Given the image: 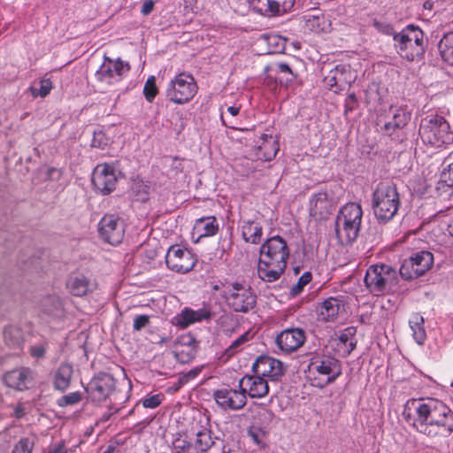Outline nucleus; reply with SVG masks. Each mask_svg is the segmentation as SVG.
Returning <instances> with one entry per match:
<instances>
[{
  "instance_id": "24",
  "label": "nucleus",
  "mask_w": 453,
  "mask_h": 453,
  "mask_svg": "<svg viewBox=\"0 0 453 453\" xmlns=\"http://www.w3.org/2000/svg\"><path fill=\"white\" fill-rule=\"evenodd\" d=\"M69 291L76 296H83L95 288V284L83 274H73L66 282Z\"/></svg>"
},
{
  "instance_id": "62",
  "label": "nucleus",
  "mask_w": 453,
  "mask_h": 453,
  "mask_svg": "<svg viewBox=\"0 0 453 453\" xmlns=\"http://www.w3.org/2000/svg\"><path fill=\"white\" fill-rule=\"evenodd\" d=\"M182 165L181 162L175 158V159H173V165H172V168L176 170V171L182 172V165Z\"/></svg>"
},
{
  "instance_id": "56",
  "label": "nucleus",
  "mask_w": 453,
  "mask_h": 453,
  "mask_svg": "<svg viewBox=\"0 0 453 453\" xmlns=\"http://www.w3.org/2000/svg\"><path fill=\"white\" fill-rule=\"evenodd\" d=\"M270 139L273 140L271 150L265 154V160H272L276 156L279 150L278 142L276 140H273L272 136H270Z\"/></svg>"
},
{
  "instance_id": "50",
  "label": "nucleus",
  "mask_w": 453,
  "mask_h": 453,
  "mask_svg": "<svg viewBox=\"0 0 453 453\" xmlns=\"http://www.w3.org/2000/svg\"><path fill=\"white\" fill-rule=\"evenodd\" d=\"M276 71L280 73H282L286 76L285 81L291 82L295 80L296 76L293 73L290 66L286 63H278L275 65Z\"/></svg>"
},
{
  "instance_id": "45",
  "label": "nucleus",
  "mask_w": 453,
  "mask_h": 453,
  "mask_svg": "<svg viewBox=\"0 0 453 453\" xmlns=\"http://www.w3.org/2000/svg\"><path fill=\"white\" fill-rule=\"evenodd\" d=\"M311 280V273H304L299 279L296 284H295L291 288V295L296 296L299 295L305 285H307Z\"/></svg>"
},
{
  "instance_id": "16",
  "label": "nucleus",
  "mask_w": 453,
  "mask_h": 453,
  "mask_svg": "<svg viewBox=\"0 0 453 453\" xmlns=\"http://www.w3.org/2000/svg\"><path fill=\"white\" fill-rule=\"evenodd\" d=\"M214 399L219 406L224 410L239 411L247 403V396L242 388H221L214 392Z\"/></svg>"
},
{
  "instance_id": "7",
  "label": "nucleus",
  "mask_w": 453,
  "mask_h": 453,
  "mask_svg": "<svg viewBox=\"0 0 453 453\" xmlns=\"http://www.w3.org/2000/svg\"><path fill=\"white\" fill-rule=\"evenodd\" d=\"M393 39L397 53L408 61L418 59L425 53L424 34L413 25L394 34Z\"/></svg>"
},
{
  "instance_id": "28",
  "label": "nucleus",
  "mask_w": 453,
  "mask_h": 453,
  "mask_svg": "<svg viewBox=\"0 0 453 453\" xmlns=\"http://www.w3.org/2000/svg\"><path fill=\"white\" fill-rule=\"evenodd\" d=\"M73 372V369L70 364H61L54 373V388L60 391L65 390L71 383Z\"/></svg>"
},
{
  "instance_id": "57",
  "label": "nucleus",
  "mask_w": 453,
  "mask_h": 453,
  "mask_svg": "<svg viewBox=\"0 0 453 453\" xmlns=\"http://www.w3.org/2000/svg\"><path fill=\"white\" fill-rule=\"evenodd\" d=\"M154 8V2L151 0L145 1L142 6L141 12L143 15H149Z\"/></svg>"
},
{
  "instance_id": "3",
  "label": "nucleus",
  "mask_w": 453,
  "mask_h": 453,
  "mask_svg": "<svg viewBox=\"0 0 453 453\" xmlns=\"http://www.w3.org/2000/svg\"><path fill=\"white\" fill-rule=\"evenodd\" d=\"M400 207L399 194L395 185L380 183L372 193V209L374 217L381 223L390 221Z\"/></svg>"
},
{
  "instance_id": "55",
  "label": "nucleus",
  "mask_w": 453,
  "mask_h": 453,
  "mask_svg": "<svg viewBox=\"0 0 453 453\" xmlns=\"http://www.w3.org/2000/svg\"><path fill=\"white\" fill-rule=\"evenodd\" d=\"M46 348L42 344L34 345L30 347V354L34 357L42 358L45 355Z\"/></svg>"
},
{
  "instance_id": "59",
  "label": "nucleus",
  "mask_w": 453,
  "mask_h": 453,
  "mask_svg": "<svg viewBox=\"0 0 453 453\" xmlns=\"http://www.w3.org/2000/svg\"><path fill=\"white\" fill-rule=\"evenodd\" d=\"M220 118H221V120H222L223 124H224L226 127H229V128H233V129L242 130V128H241V127H237V126H234V123H233L231 120L227 121V120L225 119V116H224V113H223V112H221Z\"/></svg>"
},
{
  "instance_id": "34",
  "label": "nucleus",
  "mask_w": 453,
  "mask_h": 453,
  "mask_svg": "<svg viewBox=\"0 0 453 453\" xmlns=\"http://www.w3.org/2000/svg\"><path fill=\"white\" fill-rule=\"evenodd\" d=\"M412 335L416 342L422 345L426 338L424 328V318L418 314H414L409 321Z\"/></svg>"
},
{
  "instance_id": "15",
  "label": "nucleus",
  "mask_w": 453,
  "mask_h": 453,
  "mask_svg": "<svg viewBox=\"0 0 453 453\" xmlns=\"http://www.w3.org/2000/svg\"><path fill=\"white\" fill-rule=\"evenodd\" d=\"M92 184L102 195L112 192L118 181L113 166L100 164L96 166L92 173Z\"/></svg>"
},
{
  "instance_id": "54",
  "label": "nucleus",
  "mask_w": 453,
  "mask_h": 453,
  "mask_svg": "<svg viewBox=\"0 0 453 453\" xmlns=\"http://www.w3.org/2000/svg\"><path fill=\"white\" fill-rule=\"evenodd\" d=\"M202 371V367H195L188 372L180 375V382L187 384L189 380H194Z\"/></svg>"
},
{
  "instance_id": "44",
  "label": "nucleus",
  "mask_w": 453,
  "mask_h": 453,
  "mask_svg": "<svg viewBox=\"0 0 453 453\" xmlns=\"http://www.w3.org/2000/svg\"><path fill=\"white\" fill-rule=\"evenodd\" d=\"M82 398L81 393L80 392H72L65 395H63L58 400V405L59 406H67V405H73L81 402Z\"/></svg>"
},
{
  "instance_id": "31",
  "label": "nucleus",
  "mask_w": 453,
  "mask_h": 453,
  "mask_svg": "<svg viewBox=\"0 0 453 453\" xmlns=\"http://www.w3.org/2000/svg\"><path fill=\"white\" fill-rule=\"evenodd\" d=\"M194 228L201 237L212 236L217 234L219 225L215 217H207L196 219Z\"/></svg>"
},
{
  "instance_id": "5",
  "label": "nucleus",
  "mask_w": 453,
  "mask_h": 453,
  "mask_svg": "<svg viewBox=\"0 0 453 453\" xmlns=\"http://www.w3.org/2000/svg\"><path fill=\"white\" fill-rule=\"evenodd\" d=\"M361 205L356 203L345 204L335 219V234L342 243H351L358 236L362 221Z\"/></svg>"
},
{
  "instance_id": "49",
  "label": "nucleus",
  "mask_w": 453,
  "mask_h": 453,
  "mask_svg": "<svg viewBox=\"0 0 453 453\" xmlns=\"http://www.w3.org/2000/svg\"><path fill=\"white\" fill-rule=\"evenodd\" d=\"M440 180L446 186L453 188V162L442 170Z\"/></svg>"
},
{
  "instance_id": "9",
  "label": "nucleus",
  "mask_w": 453,
  "mask_h": 453,
  "mask_svg": "<svg viewBox=\"0 0 453 453\" xmlns=\"http://www.w3.org/2000/svg\"><path fill=\"white\" fill-rule=\"evenodd\" d=\"M225 296L228 305L236 312H248L255 307L257 302L251 288L239 283L228 287L225 290Z\"/></svg>"
},
{
  "instance_id": "4",
  "label": "nucleus",
  "mask_w": 453,
  "mask_h": 453,
  "mask_svg": "<svg viewBox=\"0 0 453 453\" xmlns=\"http://www.w3.org/2000/svg\"><path fill=\"white\" fill-rule=\"evenodd\" d=\"M418 134L422 142L434 148L453 143V132L449 122L440 115H430L421 119Z\"/></svg>"
},
{
  "instance_id": "12",
  "label": "nucleus",
  "mask_w": 453,
  "mask_h": 453,
  "mask_svg": "<svg viewBox=\"0 0 453 453\" xmlns=\"http://www.w3.org/2000/svg\"><path fill=\"white\" fill-rule=\"evenodd\" d=\"M167 267L176 273H186L193 269L196 258L188 249L179 245L172 246L165 256Z\"/></svg>"
},
{
  "instance_id": "14",
  "label": "nucleus",
  "mask_w": 453,
  "mask_h": 453,
  "mask_svg": "<svg viewBox=\"0 0 453 453\" xmlns=\"http://www.w3.org/2000/svg\"><path fill=\"white\" fill-rule=\"evenodd\" d=\"M101 238L111 245L121 242L124 237V224L119 218L113 214L104 215L98 224Z\"/></svg>"
},
{
  "instance_id": "46",
  "label": "nucleus",
  "mask_w": 453,
  "mask_h": 453,
  "mask_svg": "<svg viewBox=\"0 0 453 453\" xmlns=\"http://www.w3.org/2000/svg\"><path fill=\"white\" fill-rule=\"evenodd\" d=\"M248 435L252 439V441L260 445L263 442L264 438L265 437V431L257 426H251L248 429Z\"/></svg>"
},
{
  "instance_id": "32",
  "label": "nucleus",
  "mask_w": 453,
  "mask_h": 453,
  "mask_svg": "<svg viewBox=\"0 0 453 453\" xmlns=\"http://www.w3.org/2000/svg\"><path fill=\"white\" fill-rule=\"evenodd\" d=\"M172 453H195L193 442L187 434H176L172 441Z\"/></svg>"
},
{
  "instance_id": "42",
  "label": "nucleus",
  "mask_w": 453,
  "mask_h": 453,
  "mask_svg": "<svg viewBox=\"0 0 453 453\" xmlns=\"http://www.w3.org/2000/svg\"><path fill=\"white\" fill-rule=\"evenodd\" d=\"M247 341L248 333L242 334L229 345V347L225 350L224 356H226V358L233 357L239 350V348Z\"/></svg>"
},
{
  "instance_id": "64",
  "label": "nucleus",
  "mask_w": 453,
  "mask_h": 453,
  "mask_svg": "<svg viewBox=\"0 0 453 453\" xmlns=\"http://www.w3.org/2000/svg\"><path fill=\"white\" fill-rule=\"evenodd\" d=\"M449 232L451 235H453V219L449 223Z\"/></svg>"
},
{
  "instance_id": "11",
  "label": "nucleus",
  "mask_w": 453,
  "mask_h": 453,
  "mask_svg": "<svg viewBox=\"0 0 453 453\" xmlns=\"http://www.w3.org/2000/svg\"><path fill=\"white\" fill-rule=\"evenodd\" d=\"M115 379L111 374L100 372L92 378L86 387V391L93 402L102 403L115 390Z\"/></svg>"
},
{
  "instance_id": "41",
  "label": "nucleus",
  "mask_w": 453,
  "mask_h": 453,
  "mask_svg": "<svg viewBox=\"0 0 453 453\" xmlns=\"http://www.w3.org/2000/svg\"><path fill=\"white\" fill-rule=\"evenodd\" d=\"M143 94L147 101L150 103L154 100L157 94L155 77L151 76L147 80L143 88Z\"/></svg>"
},
{
  "instance_id": "22",
  "label": "nucleus",
  "mask_w": 453,
  "mask_h": 453,
  "mask_svg": "<svg viewBox=\"0 0 453 453\" xmlns=\"http://www.w3.org/2000/svg\"><path fill=\"white\" fill-rule=\"evenodd\" d=\"M211 317V312L208 308L203 307L196 311L185 308L174 318V323L180 328H186L193 323L200 322L203 319H209Z\"/></svg>"
},
{
  "instance_id": "35",
  "label": "nucleus",
  "mask_w": 453,
  "mask_h": 453,
  "mask_svg": "<svg viewBox=\"0 0 453 453\" xmlns=\"http://www.w3.org/2000/svg\"><path fill=\"white\" fill-rule=\"evenodd\" d=\"M438 48L442 59L453 65V33L445 35L439 42Z\"/></svg>"
},
{
  "instance_id": "43",
  "label": "nucleus",
  "mask_w": 453,
  "mask_h": 453,
  "mask_svg": "<svg viewBox=\"0 0 453 453\" xmlns=\"http://www.w3.org/2000/svg\"><path fill=\"white\" fill-rule=\"evenodd\" d=\"M271 0H249L250 5L258 13H271Z\"/></svg>"
},
{
  "instance_id": "52",
  "label": "nucleus",
  "mask_w": 453,
  "mask_h": 453,
  "mask_svg": "<svg viewBox=\"0 0 453 453\" xmlns=\"http://www.w3.org/2000/svg\"><path fill=\"white\" fill-rule=\"evenodd\" d=\"M150 323V316L138 315L134 319L133 327L135 331H140Z\"/></svg>"
},
{
  "instance_id": "27",
  "label": "nucleus",
  "mask_w": 453,
  "mask_h": 453,
  "mask_svg": "<svg viewBox=\"0 0 453 453\" xmlns=\"http://www.w3.org/2000/svg\"><path fill=\"white\" fill-rule=\"evenodd\" d=\"M129 64L124 63L119 58L112 60L109 58H105L104 63L96 73H102L103 75L109 76H119L121 78L125 73L129 71Z\"/></svg>"
},
{
  "instance_id": "53",
  "label": "nucleus",
  "mask_w": 453,
  "mask_h": 453,
  "mask_svg": "<svg viewBox=\"0 0 453 453\" xmlns=\"http://www.w3.org/2000/svg\"><path fill=\"white\" fill-rule=\"evenodd\" d=\"M196 355L195 347H189L188 350L185 352L184 350H180L177 352L176 357L181 363L188 362L193 359Z\"/></svg>"
},
{
  "instance_id": "18",
  "label": "nucleus",
  "mask_w": 453,
  "mask_h": 453,
  "mask_svg": "<svg viewBox=\"0 0 453 453\" xmlns=\"http://www.w3.org/2000/svg\"><path fill=\"white\" fill-rule=\"evenodd\" d=\"M305 339V333L303 329L288 328L278 334L275 342L282 351L289 353L303 346Z\"/></svg>"
},
{
  "instance_id": "60",
  "label": "nucleus",
  "mask_w": 453,
  "mask_h": 453,
  "mask_svg": "<svg viewBox=\"0 0 453 453\" xmlns=\"http://www.w3.org/2000/svg\"><path fill=\"white\" fill-rule=\"evenodd\" d=\"M48 453H67L64 444H58L51 449Z\"/></svg>"
},
{
  "instance_id": "39",
  "label": "nucleus",
  "mask_w": 453,
  "mask_h": 453,
  "mask_svg": "<svg viewBox=\"0 0 453 453\" xmlns=\"http://www.w3.org/2000/svg\"><path fill=\"white\" fill-rule=\"evenodd\" d=\"M272 12L271 13L287 12L295 4V0H271Z\"/></svg>"
},
{
  "instance_id": "58",
  "label": "nucleus",
  "mask_w": 453,
  "mask_h": 453,
  "mask_svg": "<svg viewBox=\"0 0 453 453\" xmlns=\"http://www.w3.org/2000/svg\"><path fill=\"white\" fill-rule=\"evenodd\" d=\"M185 384L180 382V379L179 378L176 382H174L171 387L168 388L167 391L171 393H175L180 390L181 387Z\"/></svg>"
},
{
  "instance_id": "33",
  "label": "nucleus",
  "mask_w": 453,
  "mask_h": 453,
  "mask_svg": "<svg viewBox=\"0 0 453 453\" xmlns=\"http://www.w3.org/2000/svg\"><path fill=\"white\" fill-rule=\"evenodd\" d=\"M96 88L102 93L116 91L118 85L121 81L119 76L103 75L102 73H96Z\"/></svg>"
},
{
  "instance_id": "23",
  "label": "nucleus",
  "mask_w": 453,
  "mask_h": 453,
  "mask_svg": "<svg viewBox=\"0 0 453 453\" xmlns=\"http://www.w3.org/2000/svg\"><path fill=\"white\" fill-rule=\"evenodd\" d=\"M32 379V371L28 368H19L6 372L4 376V383L12 388L23 390L27 388V382Z\"/></svg>"
},
{
  "instance_id": "10",
  "label": "nucleus",
  "mask_w": 453,
  "mask_h": 453,
  "mask_svg": "<svg viewBox=\"0 0 453 453\" xmlns=\"http://www.w3.org/2000/svg\"><path fill=\"white\" fill-rule=\"evenodd\" d=\"M434 263V256L429 251H419L405 259L399 270L402 278L416 279L428 271Z\"/></svg>"
},
{
  "instance_id": "19",
  "label": "nucleus",
  "mask_w": 453,
  "mask_h": 453,
  "mask_svg": "<svg viewBox=\"0 0 453 453\" xmlns=\"http://www.w3.org/2000/svg\"><path fill=\"white\" fill-rule=\"evenodd\" d=\"M238 388H242L250 398H262L269 392L267 381L261 375H245L239 380Z\"/></svg>"
},
{
  "instance_id": "51",
  "label": "nucleus",
  "mask_w": 453,
  "mask_h": 453,
  "mask_svg": "<svg viewBox=\"0 0 453 453\" xmlns=\"http://www.w3.org/2000/svg\"><path fill=\"white\" fill-rule=\"evenodd\" d=\"M162 395H153L142 400V406L144 408L155 409L159 406L162 403Z\"/></svg>"
},
{
  "instance_id": "21",
  "label": "nucleus",
  "mask_w": 453,
  "mask_h": 453,
  "mask_svg": "<svg viewBox=\"0 0 453 453\" xmlns=\"http://www.w3.org/2000/svg\"><path fill=\"white\" fill-rule=\"evenodd\" d=\"M349 71L344 65H337L324 77V83L334 91L342 90L349 84Z\"/></svg>"
},
{
  "instance_id": "30",
  "label": "nucleus",
  "mask_w": 453,
  "mask_h": 453,
  "mask_svg": "<svg viewBox=\"0 0 453 453\" xmlns=\"http://www.w3.org/2000/svg\"><path fill=\"white\" fill-rule=\"evenodd\" d=\"M242 234L246 242L257 244L261 241L263 227L257 222L247 220L242 226Z\"/></svg>"
},
{
  "instance_id": "20",
  "label": "nucleus",
  "mask_w": 453,
  "mask_h": 453,
  "mask_svg": "<svg viewBox=\"0 0 453 453\" xmlns=\"http://www.w3.org/2000/svg\"><path fill=\"white\" fill-rule=\"evenodd\" d=\"M334 201L326 192L315 194L310 200V214L315 219L323 220L333 212Z\"/></svg>"
},
{
  "instance_id": "47",
  "label": "nucleus",
  "mask_w": 453,
  "mask_h": 453,
  "mask_svg": "<svg viewBox=\"0 0 453 453\" xmlns=\"http://www.w3.org/2000/svg\"><path fill=\"white\" fill-rule=\"evenodd\" d=\"M40 89L37 91L35 88H32V94L36 96L45 97L52 88V83L50 79H42L40 81Z\"/></svg>"
},
{
  "instance_id": "25",
  "label": "nucleus",
  "mask_w": 453,
  "mask_h": 453,
  "mask_svg": "<svg viewBox=\"0 0 453 453\" xmlns=\"http://www.w3.org/2000/svg\"><path fill=\"white\" fill-rule=\"evenodd\" d=\"M342 306V302L334 297L326 299L317 309L319 319L324 322L334 320Z\"/></svg>"
},
{
  "instance_id": "26",
  "label": "nucleus",
  "mask_w": 453,
  "mask_h": 453,
  "mask_svg": "<svg viewBox=\"0 0 453 453\" xmlns=\"http://www.w3.org/2000/svg\"><path fill=\"white\" fill-rule=\"evenodd\" d=\"M411 112L406 108H395L393 110L392 119L384 124V131L391 135L396 129L403 128L411 120Z\"/></svg>"
},
{
  "instance_id": "1",
  "label": "nucleus",
  "mask_w": 453,
  "mask_h": 453,
  "mask_svg": "<svg viewBox=\"0 0 453 453\" xmlns=\"http://www.w3.org/2000/svg\"><path fill=\"white\" fill-rule=\"evenodd\" d=\"M403 418L417 433L432 440L447 438L453 432V411L435 398L408 400Z\"/></svg>"
},
{
  "instance_id": "17",
  "label": "nucleus",
  "mask_w": 453,
  "mask_h": 453,
  "mask_svg": "<svg viewBox=\"0 0 453 453\" xmlns=\"http://www.w3.org/2000/svg\"><path fill=\"white\" fill-rule=\"evenodd\" d=\"M252 370L256 374L263 378L267 377L272 380H279L286 372L281 361L269 356L257 357L252 365Z\"/></svg>"
},
{
  "instance_id": "61",
  "label": "nucleus",
  "mask_w": 453,
  "mask_h": 453,
  "mask_svg": "<svg viewBox=\"0 0 453 453\" xmlns=\"http://www.w3.org/2000/svg\"><path fill=\"white\" fill-rule=\"evenodd\" d=\"M226 111H227V112H228L232 117H234V116L238 115V113H239V111H240V106H235V105L229 106V107H227Z\"/></svg>"
},
{
  "instance_id": "40",
  "label": "nucleus",
  "mask_w": 453,
  "mask_h": 453,
  "mask_svg": "<svg viewBox=\"0 0 453 453\" xmlns=\"http://www.w3.org/2000/svg\"><path fill=\"white\" fill-rule=\"evenodd\" d=\"M34 446L35 442L33 440L27 437L21 438L14 445L12 453H32Z\"/></svg>"
},
{
  "instance_id": "48",
  "label": "nucleus",
  "mask_w": 453,
  "mask_h": 453,
  "mask_svg": "<svg viewBox=\"0 0 453 453\" xmlns=\"http://www.w3.org/2000/svg\"><path fill=\"white\" fill-rule=\"evenodd\" d=\"M108 144V139L102 131H94L91 146L95 148H104Z\"/></svg>"
},
{
  "instance_id": "29",
  "label": "nucleus",
  "mask_w": 453,
  "mask_h": 453,
  "mask_svg": "<svg viewBox=\"0 0 453 453\" xmlns=\"http://www.w3.org/2000/svg\"><path fill=\"white\" fill-rule=\"evenodd\" d=\"M215 439L210 429L203 428L196 434V439L193 442L195 453H207L215 444Z\"/></svg>"
},
{
  "instance_id": "63",
  "label": "nucleus",
  "mask_w": 453,
  "mask_h": 453,
  "mask_svg": "<svg viewBox=\"0 0 453 453\" xmlns=\"http://www.w3.org/2000/svg\"><path fill=\"white\" fill-rule=\"evenodd\" d=\"M55 173H58V174L59 175V172H58L56 168H54V167L50 168V169L48 170V173H47V174H48V176H49L50 178H53V175H54Z\"/></svg>"
},
{
  "instance_id": "38",
  "label": "nucleus",
  "mask_w": 453,
  "mask_h": 453,
  "mask_svg": "<svg viewBox=\"0 0 453 453\" xmlns=\"http://www.w3.org/2000/svg\"><path fill=\"white\" fill-rule=\"evenodd\" d=\"M4 342L12 348L20 347L23 342V334L19 327L7 326L4 331Z\"/></svg>"
},
{
  "instance_id": "37",
  "label": "nucleus",
  "mask_w": 453,
  "mask_h": 453,
  "mask_svg": "<svg viewBox=\"0 0 453 453\" xmlns=\"http://www.w3.org/2000/svg\"><path fill=\"white\" fill-rule=\"evenodd\" d=\"M304 27L307 30L319 33L326 29V21L319 14H307L303 16Z\"/></svg>"
},
{
  "instance_id": "13",
  "label": "nucleus",
  "mask_w": 453,
  "mask_h": 453,
  "mask_svg": "<svg viewBox=\"0 0 453 453\" xmlns=\"http://www.w3.org/2000/svg\"><path fill=\"white\" fill-rule=\"evenodd\" d=\"M310 371L325 377V383L334 382L342 373L340 361L332 356H318L312 358L310 365Z\"/></svg>"
},
{
  "instance_id": "6",
  "label": "nucleus",
  "mask_w": 453,
  "mask_h": 453,
  "mask_svg": "<svg viewBox=\"0 0 453 453\" xmlns=\"http://www.w3.org/2000/svg\"><path fill=\"white\" fill-rule=\"evenodd\" d=\"M364 281L372 295L380 296L395 290L397 272L389 265H372L367 269Z\"/></svg>"
},
{
  "instance_id": "8",
  "label": "nucleus",
  "mask_w": 453,
  "mask_h": 453,
  "mask_svg": "<svg viewBox=\"0 0 453 453\" xmlns=\"http://www.w3.org/2000/svg\"><path fill=\"white\" fill-rule=\"evenodd\" d=\"M197 91L194 77L187 73L178 74L168 85L166 96L172 102L179 104L191 100Z\"/></svg>"
},
{
  "instance_id": "2",
  "label": "nucleus",
  "mask_w": 453,
  "mask_h": 453,
  "mask_svg": "<svg viewBox=\"0 0 453 453\" xmlns=\"http://www.w3.org/2000/svg\"><path fill=\"white\" fill-rule=\"evenodd\" d=\"M289 250L280 235L268 238L260 247L257 275L265 282H274L287 268Z\"/></svg>"
},
{
  "instance_id": "36",
  "label": "nucleus",
  "mask_w": 453,
  "mask_h": 453,
  "mask_svg": "<svg viewBox=\"0 0 453 453\" xmlns=\"http://www.w3.org/2000/svg\"><path fill=\"white\" fill-rule=\"evenodd\" d=\"M41 305L44 313L52 316L58 315L62 310V301L59 296L56 295L45 296L42 300Z\"/></svg>"
}]
</instances>
